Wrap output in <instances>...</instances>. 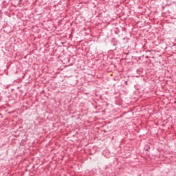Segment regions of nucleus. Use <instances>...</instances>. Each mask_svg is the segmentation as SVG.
I'll return each mask as SVG.
<instances>
[{"instance_id": "1", "label": "nucleus", "mask_w": 176, "mask_h": 176, "mask_svg": "<svg viewBox=\"0 0 176 176\" xmlns=\"http://www.w3.org/2000/svg\"><path fill=\"white\" fill-rule=\"evenodd\" d=\"M113 46H116V44H113Z\"/></svg>"}]
</instances>
